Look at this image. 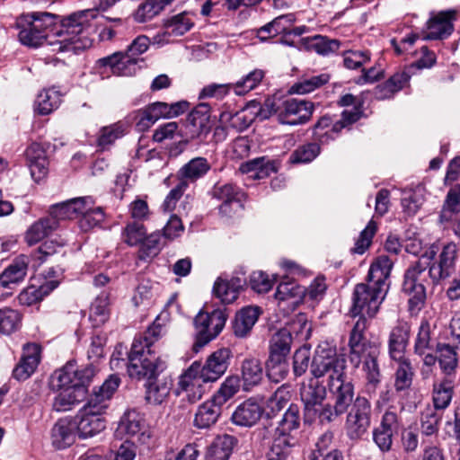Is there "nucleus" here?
<instances>
[{
    "label": "nucleus",
    "mask_w": 460,
    "mask_h": 460,
    "mask_svg": "<svg viewBox=\"0 0 460 460\" xmlns=\"http://www.w3.org/2000/svg\"><path fill=\"white\" fill-rule=\"evenodd\" d=\"M97 11L86 9L59 18L49 13H33L21 17L17 22L20 28V42L31 48H38L45 41L58 52L77 50L91 46L87 36L91 22L96 18Z\"/></svg>",
    "instance_id": "obj_1"
},
{
    "label": "nucleus",
    "mask_w": 460,
    "mask_h": 460,
    "mask_svg": "<svg viewBox=\"0 0 460 460\" xmlns=\"http://www.w3.org/2000/svg\"><path fill=\"white\" fill-rule=\"evenodd\" d=\"M394 261L380 255L371 264L365 283L355 286L350 313L353 316L374 318L389 290V277Z\"/></svg>",
    "instance_id": "obj_2"
},
{
    "label": "nucleus",
    "mask_w": 460,
    "mask_h": 460,
    "mask_svg": "<svg viewBox=\"0 0 460 460\" xmlns=\"http://www.w3.org/2000/svg\"><path fill=\"white\" fill-rule=\"evenodd\" d=\"M163 330V326L155 321L146 332L135 337L127 363L131 378L153 380L166 368L165 362L157 355L155 345L164 334Z\"/></svg>",
    "instance_id": "obj_3"
},
{
    "label": "nucleus",
    "mask_w": 460,
    "mask_h": 460,
    "mask_svg": "<svg viewBox=\"0 0 460 460\" xmlns=\"http://www.w3.org/2000/svg\"><path fill=\"white\" fill-rule=\"evenodd\" d=\"M94 376L92 366L78 369L75 364L67 363L56 370L51 376V386L60 390L53 402L57 411H69L75 404L82 402L87 394V387Z\"/></svg>",
    "instance_id": "obj_4"
},
{
    "label": "nucleus",
    "mask_w": 460,
    "mask_h": 460,
    "mask_svg": "<svg viewBox=\"0 0 460 460\" xmlns=\"http://www.w3.org/2000/svg\"><path fill=\"white\" fill-rule=\"evenodd\" d=\"M120 384L117 375H111L103 384L94 389L87 403L74 418L79 438H92L106 428L102 414L109 407V402Z\"/></svg>",
    "instance_id": "obj_5"
},
{
    "label": "nucleus",
    "mask_w": 460,
    "mask_h": 460,
    "mask_svg": "<svg viewBox=\"0 0 460 460\" xmlns=\"http://www.w3.org/2000/svg\"><path fill=\"white\" fill-rule=\"evenodd\" d=\"M299 408L290 404L275 429L272 442L266 452V460H287L298 445Z\"/></svg>",
    "instance_id": "obj_6"
},
{
    "label": "nucleus",
    "mask_w": 460,
    "mask_h": 460,
    "mask_svg": "<svg viewBox=\"0 0 460 460\" xmlns=\"http://www.w3.org/2000/svg\"><path fill=\"white\" fill-rule=\"evenodd\" d=\"M326 396V387L318 381L310 380L307 384H302L300 397L304 403L305 422L312 423L318 420L324 424L332 421V405L324 403Z\"/></svg>",
    "instance_id": "obj_7"
},
{
    "label": "nucleus",
    "mask_w": 460,
    "mask_h": 460,
    "mask_svg": "<svg viewBox=\"0 0 460 460\" xmlns=\"http://www.w3.org/2000/svg\"><path fill=\"white\" fill-rule=\"evenodd\" d=\"M263 109L275 114L282 124H304L312 116L314 104L311 102L297 98H268Z\"/></svg>",
    "instance_id": "obj_8"
},
{
    "label": "nucleus",
    "mask_w": 460,
    "mask_h": 460,
    "mask_svg": "<svg viewBox=\"0 0 460 460\" xmlns=\"http://www.w3.org/2000/svg\"><path fill=\"white\" fill-rule=\"evenodd\" d=\"M347 362L344 355L338 354L335 347L327 342L319 344L311 363V373L315 378L328 375V380L346 373Z\"/></svg>",
    "instance_id": "obj_9"
},
{
    "label": "nucleus",
    "mask_w": 460,
    "mask_h": 460,
    "mask_svg": "<svg viewBox=\"0 0 460 460\" xmlns=\"http://www.w3.org/2000/svg\"><path fill=\"white\" fill-rule=\"evenodd\" d=\"M426 268L420 262L411 266L404 273L402 291L409 296V310L417 313L426 301Z\"/></svg>",
    "instance_id": "obj_10"
},
{
    "label": "nucleus",
    "mask_w": 460,
    "mask_h": 460,
    "mask_svg": "<svg viewBox=\"0 0 460 460\" xmlns=\"http://www.w3.org/2000/svg\"><path fill=\"white\" fill-rule=\"evenodd\" d=\"M227 319L226 310L216 309L211 313L199 312L194 319L197 329L193 348L196 351L215 339L223 330Z\"/></svg>",
    "instance_id": "obj_11"
},
{
    "label": "nucleus",
    "mask_w": 460,
    "mask_h": 460,
    "mask_svg": "<svg viewBox=\"0 0 460 460\" xmlns=\"http://www.w3.org/2000/svg\"><path fill=\"white\" fill-rule=\"evenodd\" d=\"M327 386L333 397L334 404L332 405V420L339 415L347 411L354 400V385L347 373L328 380Z\"/></svg>",
    "instance_id": "obj_12"
},
{
    "label": "nucleus",
    "mask_w": 460,
    "mask_h": 460,
    "mask_svg": "<svg viewBox=\"0 0 460 460\" xmlns=\"http://www.w3.org/2000/svg\"><path fill=\"white\" fill-rule=\"evenodd\" d=\"M211 195L214 199L222 201L219 213L224 217H232L243 209L244 193L234 183H216L212 188Z\"/></svg>",
    "instance_id": "obj_13"
},
{
    "label": "nucleus",
    "mask_w": 460,
    "mask_h": 460,
    "mask_svg": "<svg viewBox=\"0 0 460 460\" xmlns=\"http://www.w3.org/2000/svg\"><path fill=\"white\" fill-rule=\"evenodd\" d=\"M371 418V404L369 401L358 396L347 416L346 428L351 439L360 438L368 429Z\"/></svg>",
    "instance_id": "obj_14"
},
{
    "label": "nucleus",
    "mask_w": 460,
    "mask_h": 460,
    "mask_svg": "<svg viewBox=\"0 0 460 460\" xmlns=\"http://www.w3.org/2000/svg\"><path fill=\"white\" fill-rule=\"evenodd\" d=\"M208 382L201 377L199 362L195 361L180 376L176 394L178 395L185 394L189 402H195L202 397L204 393L203 383Z\"/></svg>",
    "instance_id": "obj_15"
},
{
    "label": "nucleus",
    "mask_w": 460,
    "mask_h": 460,
    "mask_svg": "<svg viewBox=\"0 0 460 460\" xmlns=\"http://www.w3.org/2000/svg\"><path fill=\"white\" fill-rule=\"evenodd\" d=\"M458 257V247L454 242L443 245L438 260L430 266L429 275L434 282L451 276Z\"/></svg>",
    "instance_id": "obj_16"
},
{
    "label": "nucleus",
    "mask_w": 460,
    "mask_h": 460,
    "mask_svg": "<svg viewBox=\"0 0 460 460\" xmlns=\"http://www.w3.org/2000/svg\"><path fill=\"white\" fill-rule=\"evenodd\" d=\"M379 355L380 348L378 345L369 347L364 354L358 355V366L362 363V369L367 379L365 392L369 395L376 394V388L380 384Z\"/></svg>",
    "instance_id": "obj_17"
},
{
    "label": "nucleus",
    "mask_w": 460,
    "mask_h": 460,
    "mask_svg": "<svg viewBox=\"0 0 460 460\" xmlns=\"http://www.w3.org/2000/svg\"><path fill=\"white\" fill-rule=\"evenodd\" d=\"M139 62H143V58L128 56L121 51L115 52L97 61L99 66L110 67L111 72L118 76L134 75L138 69L137 64Z\"/></svg>",
    "instance_id": "obj_18"
},
{
    "label": "nucleus",
    "mask_w": 460,
    "mask_h": 460,
    "mask_svg": "<svg viewBox=\"0 0 460 460\" xmlns=\"http://www.w3.org/2000/svg\"><path fill=\"white\" fill-rule=\"evenodd\" d=\"M231 356L229 349L222 348L214 351L204 365L199 363V370L203 380L215 382L219 379L226 371Z\"/></svg>",
    "instance_id": "obj_19"
},
{
    "label": "nucleus",
    "mask_w": 460,
    "mask_h": 460,
    "mask_svg": "<svg viewBox=\"0 0 460 460\" xmlns=\"http://www.w3.org/2000/svg\"><path fill=\"white\" fill-rule=\"evenodd\" d=\"M361 116L362 112L357 107L344 110L341 119L334 122L330 116H323L314 125V135L323 141L322 137L328 134V132L323 133V130L331 128L332 132L338 134L342 128L357 122Z\"/></svg>",
    "instance_id": "obj_20"
},
{
    "label": "nucleus",
    "mask_w": 460,
    "mask_h": 460,
    "mask_svg": "<svg viewBox=\"0 0 460 460\" xmlns=\"http://www.w3.org/2000/svg\"><path fill=\"white\" fill-rule=\"evenodd\" d=\"M40 360V347L36 343H27L23 346V354L13 371V376L19 380H26L36 370Z\"/></svg>",
    "instance_id": "obj_21"
},
{
    "label": "nucleus",
    "mask_w": 460,
    "mask_h": 460,
    "mask_svg": "<svg viewBox=\"0 0 460 460\" xmlns=\"http://www.w3.org/2000/svg\"><path fill=\"white\" fill-rule=\"evenodd\" d=\"M367 328L366 318L360 317L355 323L349 336V361L355 367H358V355L364 354L369 347L376 346V343L367 341L364 337V331Z\"/></svg>",
    "instance_id": "obj_22"
},
{
    "label": "nucleus",
    "mask_w": 460,
    "mask_h": 460,
    "mask_svg": "<svg viewBox=\"0 0 460 460\" xmlns=\"http://www.w3.org/2000/svg\"><path fill=\"white\" fill-rule=\"evenodd\" d=\"M263 411V408L257 402L248 399L236 407L231 420L236 426L251 428L261 420Z\"/></svg>",
    "instance_id": "obj_23"
},
{
    "label": "nucleus",
    "mask_w": 460,
    "mask_h": 460,
    "mask_svg": "<svg viewBox=\"0 0 460 460\" xmlns=\"http://www.w3.org/2000/svg\"><path fill=\"white\" fill-rule=\"evenodd\" d=\"M411 326L408 323L399 321L392 328L388 338L389 356L392 359L405 358L404 353L409 342Z\"/></svg>",
    "instance_id": "obj_24"
},
{
    "label": "nucleus",
    "mask_w": 460,
    "mask_h": 460,
    "mask_svg": "<svg viewBox=\"0 0 460 460\" xmlns=\"http://www.w3.org/2000/svg\"><path fill=\"white\" fill-rule=\"evenodd\" d=\"M454 12H441L431 17L426 28L428 32L423 35L424 40H443L447 38L454 31L452 18Z\"/></svg>",
    "instance_id": "obj_25"
},
{
    "label": "nucleus",
    "mask_w": 460,
    "mask_h": 460,
    "mask_svg": "<svg viewBox=\"0 0 460 460\" xmlns=\"http://www.w3.org/2000/svg\"><path fill=\"white\" fill-rule=\"evenodd\" d=\"M74 419H59L51 429L52 444L57 449H64L75 441L77 433Z\"/></svg>",
    "instance_id": "obj_26"
},
{
    "label": "nucleus",
    "mask_w": 460,
    "mask_h": 460,
    "mask_svg": "<svg viewBox=\"0 0 460 460\" xmlns=\"http://www.w3.org/2000/svg\"><path fill=\"white\" fill-rule=\"evenodd\" d=\"M29 259L22 254L16 257L0 274V286L11 288L13 285L22 281L27 274Z\"/></svg>",
    "instance_id": "obj_27"
},
{
    "label": "nucleus",
    "mask_w": 460,
    "mask_h": 460,
    "mask_svg": "<svg viewBox=\"0 0 460 460\" xmlns=\"http://www.w3.org/2000/svg\"><path fill=\"white\" fill-rule=\"evenodd\" d=\"M222 406L213 398L203 402L195 413L194 426L198 429H209L215 425L221 415Z\"/></svg>",
    "instance_id": "obj_28"
},
{
    "label": "nucleus",
    "mask_w": 460,
    "mask_h": 460,
    "mask_svg": "<svg viewBox=\"0 0 460 460\" xmlns=\"http://www.w3.org/2000/svg\"><path fill=\"white\" fill-rule=\"evenodd\" d=\"M241 375L243 387L245 391H250L254 386L259 385L264 376L261 360L255 357L244 358L241 365Z\"/></svg>",
    "instance_id": "obj_29"
},
{
    "label": "nucleus",
    "mask_w": 460,
    "mask_h": 460,
    "mask_svg": "<svg viewBox=\"0 0 460 460\" xmlns=\"http://www.w3.org/2000/svg\"><path fill=\"white\" fill-rule=\"evenodd\" d=\"M259 315L258 307L247 306L241 309L236 313L232 323L234 334L238 338L247 337L258 321Z\"/></svg>",
    "instance_id": "obj_30"
},
{
    "label": "nucleus",
    "mask_w": 460,
    "mask_h": 460,
    "mask_svg": "<svg viewBox=\"0 0 460 460\" xmlns=\"http://www.w3.org/2000/svg\"><path fill=\"white\" fill-rule=\"evenodd\" d=\"M459 346H453L446 342H438L436 346V354L438 362L443 374L450 376L456 373L458 367V353L456 349Z\"/></svg>",
    "instance_id": "obj_31"
},
{
    "label": "nucleus",
    "mask_w": 460,
    "mask_h": 460,
    "mask_svg": "<svg viewBox=\"0 0 460 460\" xmlns=\"http://www.w3.org/2000/svg\"><path fill=\"white\" fill-rule=\"evenodd\" d=\"M172 381L167 378L149 380L146 384V400L148 403L160 405L169 397Z\"/></svg>",
    "instance_id": "obj_32"
},
{
    "label": "nucleus",
    "mask_w": 460,
    "mask_h": 460,
    "mask_svg": "<svg viewBox=\"0 0 460 460\" xmlns=\"http://www.w3.org/2000/svg\"><path fill=\"white\" fill-rule=\"evenodd\" d=\"M211 166L208 159L205 157H195L185 164L178 172V176L181 181L195 182L199 179L205 176Z\"/></svg>",
    "instance_id": "obj_33"
},
{
    "label": "nucleus",
    "mask_w": 460,
    "mask_h": 460,
    "mask_svg": "<svg viewBox=\"0 0 460 460\" xmlns=\"http://www.w3.org/2000/svg\"><path fill=\"white\" fill-rule=\"evenodd\" d=\"M144 428V419L136 410H128L121 416L116 429L117 436L134 437Z\"/></svg>",
    "instance_id": "obj_34"
},
{
    "label": "nucleus",
    "mask_w": 460,
    "mask_h": 460,
    "mask_svg": "<svg viewBox=\"0 0 460 460\" xmlns=\"http://www.w3.org/2000/svg\"><path fill=\"white\" fill-rule=\"evenodd\" d=\"M57 229V220L49 216L34 222L25 233V240L29 245H33L43 240Z\"/></svg>",
    "instance_id": "obj_35"
},
{
    "label": "nucleus",
    "mask_w": 460,
    "mask_h": 460,
    "mask_svg": "<svg viewBox=\"0 0 460 460\" xmlns=\"http://www.w3.org/2000/svg\"><path fill=\"white\" fill-rule=\"evenodd\" d=\"M460 213V183L451 186L448 190L439 213V222L453 221L455 216Z\"/></svg>",
    "instance_id": "obj_36"
},
{
    "label": "nucleus",
    "mask_w": 460,
    "mask_h": 460,
    "mask_svg": "<svg viewBox=\"0 0 460 460\" xmlns=\"http://www.w3.org/2000/svg\"><path fill=\"white\" fill-rule=\"evenodd\" d=\"M104 218L103 208L102 207H95L93 199L90 197V202L87 201L85 208L82 209L78 225L82 231L87 232L99 226Z\"/></svg>",
    "instance_id": "obj_37"
},
{
    "label": "nucleus",
    "mask_w": 460,
    "mask_h": 460,
    "mask_svg": "<svg viewBox=\"0 0 460 460\" xmlns=\"http://www.w3.org/2000/svg\"><path fill=\"white\" fill-rule=\"evenodd\" d=\"M58 286L56 281H47L40 287L29 286L23 289L18 296L19 303L22 305L30 306L41 301Z\"/></svg>",
    "instance_id": "obj_38"
},
{
    "label": "nucleus",
    "mask_w": 460,
    "mask_h": 460,
    "mask_svg": "<svg viewBox=\"0 0 460 460\" xmlns=\"http://www.w3.org/2000/svg\"><path fill=\"white\" fill-rule=\"evenodd\" d=\"M305 288L295 281H286L279 284L275 297L279 301H289L290 305L296 306L305 297Z\"/></svg>",
    "instance_id": "obj_39"
},
{
    "label": "nucleus",
    "mask_w": 460,
    "mask_h": 460,
    "mask_svg": "<svg viewBox=\"0 0 460 460\" xmlns=\"http://www.w3.org/2000/svg\"><path fill=\"white\" fill-rule=\"evenodd\" d=\"M242 287L243 281L240 279H232L230 281L218 279L214 284L213 292L222 303L230 304L237 298Z\"/></svg>",
    "instance_id": "obj_40"
},
{
    "label": "nucleus",
    "mask_w": 460,
    "mask_h": 460,
    "mask_svg": "<svg viewBox=\"0 0 460 460\" xmlns=\"http://www.w3.org/2000/svg\"><path fill=\"white\" fill-rule=\"evenodd\" d=\"M454 384L453 381L446 377L441 382L434 384L432 400L434 403V410L447 409L453 398Z\"/></svg>",
    "instance_id": "obj_41"
},
{
    "label": "nucleus",
    "mask_w": 460,
    "mask_h": 460,
    "mask_svg": "<svg viewBox=\"0 0 460 460\" xmlns=\"http://www.w3.org/2000/svg\"><path fill=\"white\" fill-rule=\"evenodd\" d=\"M60 102L61 95L59 92L54 88H49L38 94L34 110L40 115H48L56 110Z\"/></svg>",
    "instance_id": "obj_42"
},
{
    "label": "nucleus",
    "mask_w": 460,
    "mask_h": 460,
    "mask_svg": "<svg viewBox=\"0 0 460 460\" xmlns=\"http://www.w3.org/2000/svg\"><path fill=\"white\" fill-rule=\"evenodd\" d=\"M288 373V363L287 357L279 354H270L266 361V375L268 378L274 383H279L285 379Z\"/></svg>",
    "instance_id": "obj_43"
},
{
    "label": "nucleus",
    "mask_w": 460,
    "mask_h": 460,
    "mask_svg": "<svg viewBox=\"0 0 460 460\" xmlns=\"http://www.w3.org/2000/svg\"><path fill=\"white\" fill-rule=\"evenodd\" d=\"M154 118L157 121L162 118H172L182 114L188 108L187 102H178L172 104H168L163 102H156L148 105Z\"/></svg>",
    "instance_id": "obj_44"
},
{
    "label": "nucleus",
    "mask_w": 460,
    "mask_h": 460,
    "mask_svg": "<svg viewBox=\"0 0 460 460\" xmlns=\"http://www.w3.org/2000/svg\"><path fill=\"white\" fill-rule=\"evenodd\" d=\"M194 25L193 20L189 13H181L172 16L165 24L164 34L167 36L179 37L189 31Z\"/></svg>",
    "instance_id": "obj_45"
},
{
    "label": "nucleus",
    "mask_w": 460,
    "mask_h": 460,
    "mask_svg": "<svg viewBox=\"0 0 460 460\" xmlns=\"http://www.w3.org/2000/svg\"><path fill=\"white\" fill-rule=\"evenodd\" d=\"M291 343V331L288 328H282L276 332L270 341V354L287 357L290 352Z\"/></svg>",
    "instance_id": "obj_46"
},
{
    "label": "nucleus",
    "mask_w": 460,
    "mask_h": 460,
    "mask_svg": "<svg viewBox=\"0 0 460 460\" xmlns=\"http://www.w3.org/2000/svg\"><path fill=\"white\" fill-rule=\"evenodd\" d=\"M306 47L319 55L328 56L340 49L341 42L326 36L315 35L306 39Z\"/></svg>",
    "instance_id": "obj_47"
},
{
    "label": "nucleus",
    "mask_w": 460,
    "mask_h": 460,
    "mask_svg": "<svg viewBox=\"0 0 460 460\" xmlns=\"http://www.w3.org/2000/svg\"><path fill=\"white\" fill-rule=\"evenodd\" d=\"M126 133V124L119 121L111 125L102 127L100 129L97 139L98 146L102 149L108 148L117 139L121 138Z\"/></svg>",
    "instance_id": "obj_48"
},
{
    "label": "nucleus",
    "mask_w": 460,
    "mask_h": 460,
    "mask_svg": "<svg viewBox=\"0 0 460 460\" xmlns=\"http://www.w3.org/2000/svg\"><path fill=\"white\" fill-rule=\"evenodd\" d=\"M239 171L242 173H252V177L254 179H261L273 171V166L262 156L242 163Z\"/></svg>",
    "instance_id": "obj_49"
},
{
    "label": "nucleus",
    "mask_w": 460,
    "mask_h": 460,
    "mask_svg": "<svg viewBox=\"0 0 460 460\" xmlns=\"http://www.w3.org/2000/svg\"><path fill=\"white\" fill-rule=\"evenodd\" d=\"M397 361L398 367L395 371L394 386L397 391H403L411 385L413 378V369L409 359H394Z\"/></svg>",
    "instance_id": "obj_50"
},
{
    "label": "nucleus",
    "mask_w": 460,
    "mask_h": 460,
    "mask_svg": "<svg viewBox=\"0 0 460 460\" xmlns=\"http://www.w3.org/2000/svg\"><path fill=\"white\" fill-rule=\"evenodd\" d=\"M109 316V296L106 293H102L91 305L90 319L95 325H100L104 323Z\"/></svg>",
    "instance_id": "obj_51"
},
{
    "label": "nucleus",
    "mask_w": 460,
    "mask_h": 460,
    "mask_svg": "<svg viewBox=\"0 0 460 460\" xmlns=\"http://www.w3.org/2000/svg\"><path fill=\"white\" fill-rule=\"evenodd\" d=\"M442 420V413L428 408L422 411L420 416V431L425 436H432L438 432L439 424Z\"/></svg>",
    "instance_id": "obj_52"
},
{
    "label": "nucleus",
    "mask_w": 460,
    "mask_h": 460,
    "mask_svg": "<svg viewBox=\"0 0 460 460\" xmlns=\"http://www.w3.org/2000/svg\"><path fill=\"white\" fill-rule=\"evenodd\" d=\"M21 323L18 311L10 307L0 309V333L11 334L15 332Z\"/></svg>",
    "instance_id": "obj_53"
},
{
    "label": "nucleus",
    "mask_w": 460,
    "mask_h": 460,
    "mask_svg": "<svg viewBox=\"0 0 460 460\" xmlns=\"http://www.w3.org/2000/svg\"><path fill=\"white\" fill-rule=\"evenodd\" d=\"M240 389V379L237 376H228L221 385L217 393L212 397L216 402L224 405Z\"/></svg>",
    "instance_id": "obj_54"
},
{
    "label": "nucleus",
    "mask_w": 460,
    "mask_h": 460,
    "mask_svg": "<svg viewBox=\"0 0 460 460\" xmlns=\"http://www.w3.org/2000/svg\"><path fill=\"white\" fill-rule=\"evenodd\" d=\"M264 77V72L255 69L245 75L243 79L234 84V92L236 95H243L254 89Z\"/></svg>",
    "instance_id": "obj_55"
},
{
    "label": "nucleus",
    "mask_w": 460,
    "mask_h": 460,
    "mask_svg": "<svg viewBox=\"0 0 460 460\" xmlns=\"http://www.w3.org/2000/svg\"><path fill=\"white\" fill-rule=\"evenodd\" d=\"M162 235L159 233H152L149 235L146 234L145 239L141 243L139 251V258L146 260L156 256L162 248Z\"/></svg>",
    "instance_id": "obj_56"
},
{
    "label": "nucleus",
    "mask_w": 460,
    "mask_h": 460,
    "mask_svg": "<svg viewBox=\"0 0 460 460\" xmlns=\"http://www.w3.org/2000/svg\"><path fill=\"white\" fill-rule=\"evenodd\" d=\"M123 239L130 246L141 243L146 234L143 223L133 221L127 224L123 231Z\"/></svg>",
    "instance_id": "obj_57"
},
{
    "label": "nucleus",
    "mask_w": 460,
    "mask_h": 460,
    "mask_svg": "<svg viewBox=\"0 0 460 460\" xmlns=\"http://www.w3.org/2000/svg\"><path fill=\"white\" fill-rule=\"evenodd\" d=\"M377 226L375 221L370 220L365 229L360 232V234L356 241L354 248L351 249L353 253L363 254L371 245L372 239L376 234Z\"/></svg>",
    "instance_id": "obj_58"
},
{
    "label": "nucleus",
    "mask_w": 460,
    "mask_h": 460,
    "mask_svg": "<svg viewBox=\"0 0 460 460\" xmlns=\"http://www.w3.org/2000/svg\"><path fill=\"white\" fill-rule=\"evenodd\" d=\"M329 75L326 74L314 75L310 78L303 79L302 81L295 84L292 86V90L297 94H305L325 84L329 81Z\"/></svg>",
    "instance_id": "obj_59"
},
{
    "label": "nucleus",
    "mask_w": 460,
    "mask_h": 460,
    "mask_svg": "<svg viewBox=\"0 0 460 460\" xmlns=\"http://www.w3.org/2000/svg\"><path fill=\"white\" fill-rule=\"evenodd\" d=\"M222 122H228L230 126L238 131L246 129L252 122V118L246 115V111L242 110L235 113L222 112L220 114Z\"/></svg>",
    "instance_id": "obj_60"
},
{
    "label": "nucleus",
    "mask_w": 460,
    "mask_h": 460,
    "mask_svg": "<svg viewBox=\"0 0 460 460\" xmlns=\"http://www.w3.org/2000/svg\"><path fill=\"white\" fill-rule=\"evenodd\" d=\"M368 50H348L343 54V64L349 69H357L370 61Z\"/></svg>",
    "instance_id": "obj_61"
},
{
    "label": "nucleus",
    "mask_w": 460,
    "mask_h": 460,
    "mask_svg": "<svg viewBox=\"0 0 460 460\" xmlns=\"http://www.w3.org/2000/svg\"><path fill=\"white\" fill-rule=\"evenodd\" d=\"M320 153V146L316 143H309L299 146L291 155L293 163H309Z\"/></svg>",
    "instance_id": "obj_62"
},
{
    "label": "nucleus",
    "mask_w": 460,
    "mask_h": 460,
    "mask_svg": "<svg viewBox=\"0 0 460 460\" xmlns=\"http://www.w3.org/2000/svg\"><path fill=\"white\" fill-rule=\"evenodd\" d=\"M430 342V324L427 320L420 323L419 332L414 345V351L419 355H423L429 348Z\"/></svg>",
    "instance_id": "obj_63"
},
{
    "label": "nucleus",
    "mask_w": 460,
    "mask_h": 460,
    "mask_svg": "<svg viewBox=\"0 0 460 460\" xmlns=\"http://www.w3.org/2000/svg\"><path fill=\"white\" fill-rule=\"evenodd\" d=\"M188 122L187 127L191 134V137L204 139L210 132V122L209 119L207 120L206 118L188 119Z\"/></svg>",
    "instance_id": "obj_64"
}]
</instances>
